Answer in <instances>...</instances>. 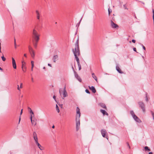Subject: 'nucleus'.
I'll return each mask as SVG.
<instances>
[{"instance_id": "nucleus-1", "label": "nucleus", "mask_w": 154, "mask_h": 154, "mask_svg": "<svg viewBox=\"0 0 154 154\" xmlns=\"http://www.w3.org/2000/svg\"><path fill=\"white\" fill-rule=\"evenodd\" d=\"M33 43L34 46L35 48H36L39 39V35L38 33L34 29L33 31Z\"/></svg>"}, {"instance_id": "nucleus-2", "label": "nucleus", "mask_w": 154, "mask_h": 154, "mask_svg": "<svg viewBox=\"0 0 154 154\" xmlns=\"http://www.w3.org/2000/svg\"><path fill=\"white\" fill-rule=\"evenodd\" d=\"M74 54L75 58L76 60V61L77 62V63H79V60L78 57V56H79L80 55V51L78 52V51H72Z\"/></svg>"}, {"instance_id": "nucleus-3", "label": "nucleus", "mask_w": 154, "mask_h": 154, "mask_svg": "<svg viewBox=\"0 0 154 154\" xmlns=\"http://www.w3.org/2000/svg\"><path fill=\"white\" fill-rule=\"evenodd\" d=\"M78 51V52H79L80 51L79 44V38H77V39L76 42L75 44V47L74 49H72V51Z\"/></svg>"}, {"instance_id": "nucleus-4", "label": "nucleus", "mask_w": 154, "mask_h": 154, "mask_svg": "<svg viewBox=\"0 0 154 154\" xmlns=\"http://www.w3.org/2000/svg\"><path fill=\"white\" fill-rule=\"evenodd\" d=\"M76 130L78 131L80 128V119L79 118H76Z\"/></svg>"}, {"instance_id": "nucleus-5", "label": "nucleus", "mask_w": 154, "mask_h": 154, "mask_svg": "<svg viewBox=\"0 0 154 154\" xmlns=\"http://www.w3.org/2000/svg\"><path fill=\"white\" fill-rule=\"evenodd\" d=\"M139 106L141 108L143 111L145 112V105L142 102H139L138 103Z\"/></svg>"}, {"instance_id": "nucleus-6", "label": "nucleus", "mask_w": 154, "mask_h": 154, "mask_svg": "<svg viewBox=\"0 0 154 154\" xmlns=\"http://www.w3.org/2000/svg\"><path fill=\"white\" fill-rule=\"evenodd\" d=\"M101 132L102 136L103 137H105L107 140H108V136H106V130L104 129H102L101 131Z\"/></svg>"}, {"instance_id": "nucleus-7", "label": "nucleus", "mask_w": 154, "mask_h": 154, "mask_svg": "<svg viewBox=\"0 0 154 154\" xmlns=\"http://www.w3.org/2000/svg\"><path fill=\"white\" fill-rule=\"evenodd\" d=\"M76 118H80V109L79 108L77 107H76Z\"/></svg>"}, {"instance_id": "nucleus-8", "label": "nucleus", "mask_w": 154, "mask_h": 154, "mask_svg": "<svg viewBox=\"0 0 154 154\" xmlns=\"http://www.w3.org/2000/svg\"><path fill=\"white\" fill-rule=\"evenodd\" d=\"M74 75L75 78L80 82H82V80L76 72L74 71Z\"/></svg>"}, {"instance_id": "nucleus-9", "label": "nucleus", "mask_w": 154, "mask_h": 154, "mask_svg": "<svg viewBox=\"0 0 154 154\" xmlns=\"http://www.w3.org/2000/svg\"><path fill=\"white\" fill-rule=\"evenodd\" d=\"M63 97H62L63 99H64V98L67 96V93L66 90V88L65 86L63 89Z\"/></svg>"}, {"instance_id": "nucleus-10", "label": "nucleus", "mask_w": 154, "mask_h": 154, "mask_svg": "<svg viewBox=\"0 0 154 154\" xmlns=\"http://www.w3.org/2000/svg\"><path fill=\"white\" fill-rule=\"evenodd\" d=\"M33 138L35 141V143L38 142V138L37 137V134L35 132H33Z\"/></svg>"}, {"instance_id": "nucleus-11", "label": "nucleus", "mask_w": 154, "mask_h": 154, "mask_svg": "<svg viewBox=\"0 0 154 154\" xmlns=\"http://www.w3.org/2000/svg\"><path fill=\"white\" fill-rule=\"evenodd\" d=\"M12 60L13 67L14 69H16L17 68V66L15 61L13 57L12 58Z\"/></svg>"}, {"instance_id": "nucleus-12", "label": "nucleus", "mask_w": 154, "mask_h": 154, "mask_svg": "<svg viewBox=\"0 0 154 154\" xmlns=\"http://www.w3.org/2000/svg\"><path fill=\"white\" fill-rule=\"evenodd\" d=\"M111 26L113 28H116L118 27V26L114 23L112 21H111Z\"/></svg>"}, {"instance_id": "nucleus-13", "label": "nucleus", "mask_w": 154, "mask_h": 154, "mask_svg": "<svg viewBox=\"0 0 154 154\" xmlns=\"http://www.w3.org/2000/svg\"><path fill=\"white\" fill-rule=\"evenodd\" d=\"M134 120L137 122L138 123H141V120L136 115L134 117H133Z\"/></svg>"}, {"instance_id": "nucleus-14", "label": "nucleus", "mask_w": 154, "mask_h": 154, "mask_svg": "<svg viewBox=\"0 0 154 154\" xmlns=\"http://www.w3.org/2000/svg\"><path fill=\"white\" fill-rule=\"evenodd\" d=\"M58 59V57L57 55H54L53 57V60L54 62L55 63Z\"/></svg>"}, {"instance_id": "nucleus-15", "label": "nucleus", "mask_w": 154, "mask_h": 154, "mask_svg": "<svg viewBox=\"0 0 154 154\" xmlns=\"http://www.w3.org/2000/svg\"><path fill=\"white\" fill-rule=\"evenodd\" d=\"M22 69L23 71L25 72V70H24V68L25 69H26V67L25 66V63L23 61H22Z\"/></svg>"}, {"instance_id": "nucleus-16", "label": "nucleus", "mask_w": 154, "mask_h": 154, "mask_svg": "<svg viewBox=\"0 0 154 154\" xmlns=\"http://www.w3.org/2000/svg\"><path fill=\"white\" fill-rule=\"evenodd\" d=\"M89 88L92 91V92L93 93H95L96 92V89L94 86H92L91 87L89 86Z\"/></svg>"}, {"instance_id": "nucleus-17", "label": "nucleus", "mask_w": 154, "mask_h": 154, "mask_svg": "<svg viewBox=\"0 0 154 154\" xmlns=\"http://www.w3.org/2000/svg\"><path fill=\"white\" fill-rule=\"evenodd\" d=\"M116 69L117 71L119 73H123V72L120 69V68L118 66H116Z\"/></svg>"}, {"instance_id": "nucleus-18", "label": "nucleus", "mask_w": 154, "mask_h": 154, "mask_svg": "<svg viewBox=\"0 0 154 154\" xmlns=\"http://www.w3.org/2000/svg\"><path fill=\"white\" fill-rule=\"evenodd\" d=\"M100 111L101 112H102L103 115H108V113L105 110L103 109H100Z\"/></svg>"}, {"instance_id": "nucleus-19", "label": "nucleus", "mask_w": 154, "mask_h": 154, "mask_svg": "<svg viewBox=\"0 0 154 154\" xmlns=\"http://www.w3.org/2000/svg\"><path fill=\"white\" fill-rule=\"evenodd\" d=\"M37 146H38L39 148L41 150H42L43 149L42 148H43V147L41 146V145L38 143V142H37L35 143Z\"/></svg>"}, {"instance_id": "nucleus-20", "label": "nucleus", "mask_w": 154, "mask_h": 154, "mask_svg": "<svg viewBox=\"0 0 154 154\" xmlns=\"http://www.w3.org/2000/svg\"><path fill=\"white\" fill-rule=\"evenodd\" d=\"M36 14L37 18L39 20L40 19V13L39 11L37 10L36 11Z\"/></svg>"}, {"instance_id": "nucleus-21", "label": "nucleus", "mask_w": 154, "mask_h": 154, "mask_svg": "<svg viewBox=\"0 0 154 154\" xmlns=\"http://www.w3.org/2000/svg\"><path fill=\"white\" fill-rule=\"evenodd\" d=\"M29 52H30V53L31 54V57L33 58H34V57H35V52H34V50L33 51H31Z\"/></svg>"}, {"instance_id": "nucleus-22", "label": "nucleus", "mask_w": 154, "mask_h": 154, "mask_svg": "<svg viewBox=\"0 0 154 154\" xmlns=\"http://www.w3.org/2000/svg\"><path fill=\"white\" fill-rule=\"evenodd\" d=\"M30 120L32 125H33L34 126H35L36 125V122L35 120H33L32 119Z\"/></svg>"}, {"instance_id": "nucleus-23", "label": "nucleus", "mask_w": 154, "mask_h": 154, "mask_svg": "<svg viewBox=\"0 0 154 154\" xmlns=\"http://www.w3.org/2000/svg\"><path fill=\"white\" fill-rule=\"evenodd\" d=\"M92 75L93 78L97 82V77L94 74V73H92Z\"/></svg>"}, {"instance_id": "nucleus-24", "label": "nucleus", "mask_w": 154, "mask_h": 154, "mask_svg": "<svg viewBox=\"0 0 154 154\" xmlns=\"http://www.w3.org/2000/svg\"><path fill=\"white\" fill-rule=\"evenodd\" d=\"M130 114L133 117H134L136 116V115L134 114V111L132 110L131 111H130Z\"/></svg>"}, {"instance_id": "nucleus-25", "label": "nucleus", "mask_w": 154, "mask_h": 154, "mask_svg": "<svg viewBox=\"0 0 154 154\" xmlns=\"http://www.w3.org/2000/svg\"><path fill=\"white\" fill-rule=\"evenodd\" d=\"M56 110H57V112L58 113L59 112L60 110L59 109V108L57 104L56 105Z\"/></svg>"}, {"instance_id": "nucleus-26", "label": "nucleus", "mask_w": 154, "mask_h": 154, "mask_svg": "<svg viewBox=\"0 0 154 154\" xmlns=\"http://www.w3.org/2000/svg\"><path fill=\"white\" fill-rule=\"evenodd\" d=\"M101 106L103 108L105 109H106V105H105V104H102L101 105Z\"/></svg>"}, {"instance_id": "nucleus-27", "label": "nucleus", "mask_w": 154, "mask_h": 154, "mask_svg": "<svg viewBox=\"0 0 154 154\" xmlns=\"http://www.w3.org/2000/svg\"><path fill=\"white\" fill-rule=\"evenodd\" d=\"M29 52H30L33 51L32 48L30 46H29Z\"/></svg>"}, {"instance_id": "nucleus-28", "label": "nucleus", "mask_w": 154, "mask_h": 154, "mask_svg": "<svg viewBox=\"0 0 154 154\" xmlns=\"http://www.w3.org/2000/svg\"><path fill=\"white\" fill-rule=\"evenodd\" d=\"M144 149H145V150H148V151H150V149H149V147L148 146H146L145 147Z\"/></svg>"}, {"instance_id": "nucleus-29", "label": "nucleus", "mask_w": 154, "mask_h": 154, "mask_svg": "<svg viewBox=\"0 0 154 154\" xmlns=\"http://www.w3.org/2000/svg\"><path fill=\"white\" fill-rule=\"evenodd\" d=\"M79 67V70H80L81 69V67L80 63H77Z\"/></svg>"}, {"instance_id": "nucleus-30", "label": "nucleus", "mask_w": 154, "mask_h": 154, "mask_svg": "<svg viewBox=\"0 0 154 154\" xmlns=\"http://www.w3.org/2000/svg\"><path fill=\"white\" fill-rule=\"evenodd\" d=\"M34 115L33 114H30V120H32V117H34Z\"/></svg>"}, {"instance_id": "nucleus-31", "label": "nucleus", "mask_w": 154, "mask_h": 154, "mask_svg": "<svg viewBox=\"0 0 154 154\" xmlns=\"http://www.w3.org/2000/svg\"><path fill=\"white\" fill-rule=\"evenodd\" d=\"M150 112L152 116L153 119L154 120V112L152 111H150Z\"/></svg>"}, {"instance_id": "nucleus-32", "label": "nucleus", "mask_w": 154, "mask_h": 154, "mask_svg": "<svg viewBox=\"0 0 154 154\" xmlns=\"http://www.w3.org/2000/svg\"><path fill=\"white\" fill-rule=\"evenodd\" d=\"M2 60L4 61H5L6 60L5 58L4 57V56L2 57Z\"/></svg>"}, {"instance_id": "nucleus-33", "label": "nucleus", "mask_w": 154, "mask_h": 154, "mask_svg": "<svg viewBox=\"0 0 154 154\" xmlns=\"http://www.w3.org/2000/svg\"><path fill=\"white\" fill-rule=\"evenodd\" d=\"M146 101H148V97H147V94L146 93Z\"/></svg>"}, {"instance_id": "nucleus-34", "label": "nucleus", "mask_w": 154, "mask_h": 154, "mask_svg": "<svg viewBox=\"0 0 154 154\" xmlns=\"http://www.w3.org/2000/svg\"><path fill=\"white\" fill-rule=\"evenodd\" d=\"M85 92L86 93H88V94H90V92H89V90L88 89H86L85 90Z\"/></svg>"}, {"instance_id": "nucleus-35", "label": "nucleus", "mask_w": 154, "mask_h": 154, "mask_svg": "<svg viewBox=\"0 0 154 154\" xmlns=\"http://www.w3.org/2000/svg\"><path fill=\"white\" fill-rule=\"evenodd\" d=\"M29 113L30 114H33V112L31 109H30V110L29 111Z\"/></svg>"}, {"instance_id": "nucleus-36", "label": "nucleus", "mask_w": 154, "mask_h": 154, "mask_svg": "<svg viewBox=\"0 0 154 154\" xmlns=\"http://www.w3.org/2000/svg\"><path fill=\"white\" fill-rule=\"evenodd\" d=\"M111 12H112V10H111V9H110H110H109H109H108V12H109V14H110V13Z\"/></svg>"}, {"instance_id": "nucleus-37", "label": "nucleus", "mask_w": 154, "mask_h": 154, "mask_svg": "<svg viewBox=\"0 0 154 154\" xmlns=\"http://www.w3.org/2000/svg\"><path fill=\"white\" fill-rule=\"evenodd\" d=\"M124 8L125 9H128L127 8L126 6L125 5H123Z\"/></svg>"}, {"instance_id": "nucleus-38", "label": "nucleus", "mask_w": 154, "mask_h": 154, "mask_svg": "<svg viewBox=\"0 0 154 154\" xmlns=\"http://www.w3.org/2000/svg\"><path fill=\"white\" fill-rule=\"evenodd\" d=\"M17 86V89H18V90L20 91V87H19V85H18Z\"/></svg>"}, {"instance_id": "nucleus-39", "label": "nucleus", "mask_w": 154, "mask_h": 154, "mask_svg": "<svg viewBox=\"0 0 154 154\" xmlns=\"http://www.w3.org/2000/svg\"><path fill=\"white\" fill-rule=\"evenodd\" d=\"M14 45H15V48H16V42L15 39H14Z\"/></svg>"}, {"instance_id": "nucleus-40", "label": "nucleus", "mask_w": 154, "mask_h": 154, "mask_svg": "<svg viewBox=\"0 0 154 154\" xmlns=\"http://www.w3.org/2000/svg\"><path fill=\"white\" fill-rule=\"evenodd\" d=\"M127 146H128V147L129 148V149H130L131 147H130V146L129 145V143H127Z\"/></svg>"}, {"instance_id": "nucleus-41", "label": "nucleus", "mask_w": 154, "mask_h": 154, "mask_svg": "<svg viewBox=\"0 0 154 154\" xmlns=\"http://www.w3.org/2000/svg\"><path fill=\"white\" fill-rule=\"evenodd\" d=\"M142 46L143 47V49L144 50H146V48L142 44Z\"/></svg>"}, {"instance_id": "nucleus-42", "label": "nucleus", "mask_w": 154, "mask_h": 154, "mask_svg": "<svg viewBox=\"0 0 154 154\" xmlns=\"http://www.w3.org/2000/svg\"><path fill=\"white\" fill-rule=\"evenodd\" d=\"M22 85H23V84L22 83H20V88H22Z\"/></svg>"}, {"instance_id": "nucleus-43", "label": "nucleus", "mask_w": 154, "mask_h": 154, "mask_svg": "<svg viewBox=\"0 0 154 154\" xmlns=\"http://www.w3.org/2000/svg\"><path fill=\"white\" fill-rule=\"evenodd\" d=\"M132 42H133V43H135L136 42V41L135 40H134V39H133L132 40Z\"/></svg>"}, {"instance_id": "nucleus-44", "label": "nucleus", "mask_w": 154, "mask_h": 154, "mask_svg": "<svg viewBox=\"0 0 154 154\" xmlns=\"http://www.w3.org/2000/svg\"><path fill=\"white\" fill-rule=\"evenodd\" d=\"M133 50H134V51H135L137 52V51H136V48H133Z\"/></svg>"}, {"instance_id": "nucleus-45", "label": "nucleus", "mask_w": 154, "mask_h": 154, "mask_svg": "<svg viewBox=\"0 0 154 154\" xmlns=\"http://www.w3.org/2000/svg\"><path fill=\"white\" fill-rule=\"evenodd\" d=\"M53 98L55 100V101H56V97L54 95L53 96Z\"/></svg>"}, {"instance_id": "nucleus-46", "label": "nucleus", "mask_w": 154, "mask_h": 154, "mask_svg": "<svg viewBox=\"0 0 154 154\" xmlns=\"http://www.w3.org/2000/svg\"><path fill=\"white\" fill-rule=\"evenodd\" d=\"M34 62L33 61H31V65L32 64H34Z\"/></svg>"}, {"instance_id": "nucleus-47", "label": "nucleus", "mask_w": 154, "mask_h": 154, "mask_svg": "<svg viewBox=\"0 0 154 154\" xmlns=\"http://www.w3.org/2000/svg\"><path fill=\"white\" fill-rule=\"evenodd\" d=\"M48 66H50V67H51V66H52L51 64H49V63H48Z\"/></svg>"}, {"instance_id": "nucleus-48", "label": "nucleus", "mask_w": 154, "mask_h": 154, "mask_svg": "<svg viewBox=\"0 0 154 154\" xmlns=\"http://www.w3.org/2000/svg\"><path fill=\"white\" fill-rule=\"evenodd\" d=\"M24 56L25 57H27V55H26V54H24Z\"/></svg>"}, {"instance_id": "nucleus-49", "label": "nucleus", "mask_w": 154, "mask_h": 154, "mask_svg": "<svg viewBox=\"0 0 154 154\" xmlns=\"http://www.w3.org/2000/svg\"><path fill=\"white\" fill-rule=\"evenodd\" d=\"M31 65H32L31 67L33 68L34 66V64H32Z\"/></svg>"}, {"instance_id": "nucleus-50", "label": "nucleus", "mask_w": 154, "mask_h": 154, "mask_svg": "<svg viewBox=\"0 0 154 154\" xmlns=\"http://www.w3.org/2000/svg\"><path fill=\"white\" fill-rule=\"evenodd\" d=\"M23 109H21L20 112V115H21L22 113Z\"/></svg>"}, {"instance_id": "nucleus-51", "label": "nucleus", "mask_w": 154, "mask_h": 154, "mask_svg": "<svg viewBox=\"0 0 154 154\" xmlns=\"http://www.w3.org/2000/svg\"><path fill=\"white\" fill-rule=\"evenodd\" d=\"M149 154H153V153L152 152H149Z\"/></svg>"}, {"instance_id": "nucleus-52", "label": "nucleus", "mask_w": 154, "mask_h": 154, "mask_svg": "<svg viewBox=\"0 0 154 154\" xmlns=\"http://www.w3.org/2000/svg\"><path fill=\"white\" fill-rule=\"evenodd\" d=\"M0 70H1V71L3 70V69L0 66Z\"/></svg>"}, {"instance_id": "nucleus-53", "label": "nucleus", "mask_w": 154, "mask_h": 154, "mask_svg": "<svg viewBox=\"0 0 154 154\" xmlns=\"http://www.w3.org/2000/svg\"><path fill=\"white\" fill-rule=\"evenodd\" d=\"M54 127H55V126H54V125H53L52 126V128H54Z\"/></svg>"}, {"instance_id": "nucleus-54", "label": "nucleus", "mask_w": 154, "mask_h": 154, "mask_svg": "<svg viewBox=\"0 0 154 154\" xmlns=\"http://www.w3.org/2000/svg\"><path fill=\"white\" fill-rule=\"evenodd\" d=\"M59 92H60V95H61V92L60 89V90Z\"/></svg>"}, {"instance_id": "nucleus-55", "label": "nucleus", "mask_w": 154, "mask_h": 154, "mask_svg": "<svg viewBox=\"0 0 154 154\" xmlns=\"http://www.w3.org/2000/svg\"><path fill=\"white\" fill-rule=\"evenodd\" d=\"M28 109H29V110H30V109H31L30 108H29V107H28Z\"/></svg>"}, {"instance_id": "nucleus-56", "label": "nucleus", "mask_w": 154, "mask_h": 154, "mask_svg": "<svg viewBox=\"0 0 154 154\" xmlns=\"http://www.w3.org/2000/svg\"><path fill=\"white\" fill-rule=\"evenodd\" d=\"M33 68L31 67V70L32 71H33Z\"/></svg>"}, {"instance_id": "nucleus-57", "label": "nucleus", "mask_w": 154, "mask_h": 154, "mask_svg": "<svg viewBox=\"0 0 154 154\" xmlns=\"http://www.w3.org/2000/svg\"><path fill=\"white\" fill-rule=\"evenodd\" d=\"M43 69H45V67H44L43 68Z\"/></svg>"}, {"instance_id": "nucleus-58", "label": "nucleus", "mask_w": 154, "mask_h": 154, "mask_svg": "<svg viewBox=\"0 0 154 154\" xmlns=\"http://www.w3.org/2000/svg\"><path fill=\"white\" fill-rule=\"evenodd\" d=\"M81 20H82V19H81V20H80V22H79V24L80 23V22H81Z\"/></svg>"}, {"instance_id": "nucleus-59", "label": "nucleus", "mask_w": 154, "mask_h": 154, "mask_svg": "<svg viewBox=\"0 0 154 154\" xmlns=\"http://www.w3.org/2000/svg\"><path fill=\"white\" fill-rule=\"evenodd\" d=\"M32 82H33V79L32 78Z\"/></svg>"}, {"instance_id": "nucleus-60", "label": "nucleus", "mask_w": 154, "mask_h": 154, "mask_svg": "<svg viewBox=\"0 0 154 154\" xmlns=\"http://www.w3.org/2000/svg\"><path fill=\"white\" fill-rule=\"evenodd\" d=\"M1 48H0V53L1 52Z\"/></svg>"}, {"instance_id": "nucleus-61", "label": "nucleus", "mask_w": 154, "mask_h": 154, "mask_svg": "<svg viewBox=\"0 0 154 154\" xmlns=\"http://www.w3.org/2000/svg\"><path fill=\"white\" fill-rule=\"evenodd\" d=\"M20 118L19 119V122H20Z\"/></svg>"}, {"instance_id": "nucleus-62", "label": "nucleus", "mask_w": 154, "mask_h": 154, "mask_svg": "<svg viewBox=\"0 0 154 154\" xmlns=\"http://www.w3.org/2000/svg\"><path fill=\"white\" fill-rule=\"evenodd\" d=\"M0 48H1V43L0 42Z\"/></svg>"}, {"instance_id": "nucleus-63", "label": "nucleus", "mask_w": 154, "mask_h": 154, "mask_svg": "<svg viewBox=\"0 0 154 154\" xmlns=\"http://www.w3.org/2000/svg\"><path fill=\"white\" fill-rule=\"evenodd\" d=\"M24 70L26 71V70H25L26 69H25L24 68Z\"/></svg>"}, {"instance_id": "nucleus-64", "label": "nucleus", "mask_w": 154, "mask_h": 154, "mask_svg": "<svg viewBox=\"0 0 154 154\" xmlns=\"http://www.w3.org/2000/svg\"><path fill=\"white\" fill-rule=\"evenodd\" d=\"M143 3V4H144V3Z\"/></svg>"}]
</instances>
